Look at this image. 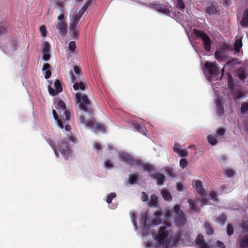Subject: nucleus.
I'll return each mask as SVG.
<instances>
[{
	"instance_id": "obj_24",
	"label": "nucleus",
	"mask_w": 248,
	"mask_h": 248,
	"mask_svg": "<svg viewBox=\"0 0 248 248\" xmlns=\"http://www.w3.org/2000/svg\"><path fill=\"white\" fill-rule=\"evenodd\" d=\"M240 248H247L248 247V236L243 237L240 241Z\"/></svg>"
},
{
	"instance_id": "obj_50",
	"label": "nucleus",
	"mask_w": 248,
	"mask_h": 248,
	"mask_svg": "<svg viewBox=\"0 0 248 248\" xmlns=\"http://www.w3.org/2000/svg\"><path fill=\"white\" fill-rule=\"evenodd\" d=\"M225 173L227 176L229 177H232L234 175V171L232 170L227 169L225 171Z\"/></svg>"
},
{
	"instance_id": "obj_60",
	"label": "nucleus",
	"mask_w": 248,
	"mask_h": 248,
	"mask_svg": "<svg viewBox=\"0 0 248 248\" xmlns=\"http://www.w3.org/2000/svg\"><path fill=\"white\" fill-rule=\"evenodd\" d=\"M243 97V94L241 91L237 92L234 94V97L236 99H239Z\"/></svg>"
},
{
	"instance_id": "obj_14",
	"label": "nucleus",
	"mask_w": 248,
	"mask_h": 248,
	"mask_svg": "<svg viewBox=\"0 0 248 248\" xmlns=\"http://www.w3.org/2000/svg\"><path fill=\"white\" fill-rule=\"evenodd\" d=\"M240 23L243 27H248V9H246L244 12Z\"/></svg>"
},
{
	"instance_id": "obj_8",
	"label": "nucleus",
	"mask_w": 248,
	"mask_h": 248,
	"mask_svg": "<svg viewBox=\"0 0 248 248\" xmlns=\"http://www.w3.org/2000/svg\"><path fill=\"white\" fill-rule=\"evenodd\" d=\"M149 7L154 8L155 10L166 15L169 14L170 12V8L167 5L158 4L156 2L150 3Z\"/></svg>"
},
{
	"instance_id": "obj_11",
	"label": "nucleus",
	"mask_w": 248,
	"mask_h": 248,
	"mask_svg": "<svg viewBox=\"0 0 248 248\" xmlns=\"http://www.w3.org/2000/svg\"><path fill=\"white\" fill-rule=\"evenodd\" d=\"M195 188L197 192L202 197H204L205 195V190L202 186V182L200 180H197L195 182Z\"/></svg>"
},
{
	"instance_id": "obj_48",
	"label": "nucleus",
	"mask_w": 248,
	"mask_h": 248,
	"mask_svg": "<svg viewBox=\"0 0 248 248\" xmlns=\"http://www.w3.org/2000/svg\"><path fill=\"white\" fill-rule=\"evenodd\" d=\"M69 49L71 51H74L76 48V44L75 41H71L69 44Z\"/></svg>"
},
{
	"instance_id": "obj_29",
	"label": "nucleus",
	"mask_w": 248,
	"mask_h": 248,
	"mask_svg": "<svg viewBox=\"0 0 248 248\" xmlns=\"http://www.w3.org/2000/svg\"><path fill=\"white\" fill-rule=\"evenodd\" d=\"M188 202L191 210L197 212L198 211L196 202L192 199H188Z\"/></svg>"
},
{
	"instance_id": "obj_49",
	"label": "nucleus",
	"mask_w": 248,
	"mask_h": 248,
	"mask_svg": "<svg viewBox=\"0 0 248 248\" xmlns=\"http://www.w3.org/2000/svg\"><path fill=\"white\" fill-rule=\"evenodd\" d=\"M187 165V162L186 159L182 158L180 161V166L182 169H184Z\"/></svg>"
},
{
	"instance_id": "obj_47",
	"label": "nucleus",
	"mask_w": 248,
	"mask_h": 248,
	"mask_svg": "<svg viewBox=\"0 0 248 248\" xmlns=\"http://www.w3.org/2000/svg\"><path fill=\"white\" fill-rule=\"evenodd\" d=\"M63 140H67L68 142V141H70L73 143H76L77 141V139L73 135H72L68 136L67 138H65Z\"/></svg>"
},
{
	"instance_id": "obj_26",
	"label": "nucleus",
	"mask_w": 248,
	"mask_h": 248,
	"mask_svg": "<svg viewBox=\"0 0 248 248\" xmlns=\"http://www.w3.org/2000/svg\"><path fill=\"white\" fill-rule=\"evenodd\" d=\"M42 47V53L50 52V45L48 42H44Z\"/></svg>"
},
{
	"instance_id": "obj_57",
	"label": "nucleus",
	"mask_w": 248,
	"mask_h": 248,
	"mask_svg": "<svg viewBox=\"0 0 248 248\" xmlns=\"http://www.w3.org/2000/svg\"><path fill=\"white\" fill-rule=\"evenodd\" d=\"M86 121L85 120V117L83 115H81L79 116L78 118V123L84 124L85 123H86Z\"/></svg>"
},
{
	"instance_id": "obj_45",
	"label": "nucleus",
	"mask_w": 248,
	"mask_h": 248,
	"mask_svg": "<svg viewBox=\"0 0 248 248\" xmlns=\"http://www.w3.org/2000/svg\"><path fill=\"white\" fill-rule=\"evenodd\" d=\"M41 33V35L43 37H46L47 35V31L46 27L45 25H42L39 29Z\"/></svg>"
},
{
	"instance_id": "obj_15",
	"label": "nucleus",
	"mask_w": 248,
	"mask_h": 248,
	"mask_svg": "<svg viewBox=\"0 0 248 248\" xmlns=\"http://www.w3.org/2000/svg\"><path fill=\"white\" fill-rule=\"evenodd\" d=\"M66 24L64 21H61L58 23L57 28L58 29L60 32L62 34H64L66 33Z\"/></svg>"
},
{
	"instance_id": "obj_7",
	"label": "nucleus",
	"mask_w": 248,
	"mask_h": 248,
	"mask_svg": "<svg viewBox=\"0 0 248 248\" xmlns=\"http://www.w3.org/2000/svg\"><path fill=\"white\" fill-rule=\"evenodd\" d=\"M54 88L55 89L50 86H49L48 88L49 94L53 96L57 95L62 91V87L59 79L55 80L54 82Z\"/></svg>"
},
{
	"instance_id": "obj_19",
	"label": "nucleus",
	"mask_w": 248,
	"mask_h": 248,
	"mask_svg": "<svg viewBox=\"0 0 248 248\" xmlns=\"http://www.w3.org/2000/svg\"><path fill=\"white\" fill-rule=\"evenodd\" d=\"M161 193L163 198L165 201H171L172 200V196L170 192L167 189H162Z\"/></svg>"
},
{
	"instance_id": "obj_62",
	"label": "nucleus",
	"mask_w": 248,
	"mask_h": 248,
	"mask_svg": "<svg viewBox=\"0 0 248 248\" xmlns=\"http://www.w3.org/2000/svg\"><path fill=\"white\" fill-rule=\"evenodd\" d=\"M225 133V130L223 128H219L217 131V134L219 136H223Z\"/></svg>"
},
{
	"instance_id": "obj_3",
	"label": "nucleus",
	"mask_w": 248,
	"mask_h": 248,
	"mask_svg": "<svg viewBox=\"0 0 248 248\" xmlns=\"http://www.w3.org/2000/svg\"><path fill=\"white\" fill-rule=\"evenodd\" d=\"M193 33L197 38H201L202 40L203 47L205 51H210L211 49V40L209 36L202 31L196 29H193Z\"/></svg>"
},
{
	"instance_id": "obj_38",
	"label": "nucleus",
	"mask_w": 248,
	"mask_h": 248,
	"mask_svg": "<svg viewBox=\"0 0 248 248\" xmlns=\"http://www.w3.org/2000/svg\"><path fill=\"white\" fill-rule=\"evenodd\" d=\"M227 234L230 236L233 233L234 229L232 225V224L229 223L227 227Z\"/></svg>"
},
{
	"instance_id": "obj_35",
	"label": "nucleus",
	"mask_w": 248,
	"mask_h": 248,
	"mask_svg": "<svg viewBox=\"0 0 248 248\" xmlns=\"http://www.w3.org/2000/svg\"><path fill=\"white\" fill-rule=\"evenodd\" d=\"M70 34L74 39H77L79 37V33L77 30V29H76L70 28Z\"/></svg>"
},
{
	"instance_id": "obj_61",
	"label": "nucleus",
	"mask_w": 248,
	"mask_h": 248,
	"mask_svg": "<svg viewBox=\"0 0 248 248\" xmlns=\"http://www.w3.org/2000/svg\"><path fill=\"white\" fill-rule=\"evenodd\" d=\"M141 199L143 202L147 201L148 200V196L145 192H142L141 194Z\"/></svg>"
},
{
	"instance_id": "obj_39",
	"label": "nucleus",
	"mask_w": 248,
	"mask_h": 248,
	"mask_svg": "<svg viewBox=\"0 0 248 248\" xmlns=\"http://www.w3.org/2000/svg\"><path fill=\"white\" fill-rule=\"evenodd\" d=\"M239 60L236 58H233L232 60L228 61L226 63L225 65H230L232 67L234 66L235 64L239 63Z\"/></svg>"
},
{
	"instance_id": "obj_41",
	"label": "nucleus",
	"mask_w": 248,
	"mask_h": 248,
	"mask_svg": "<svg viewBox=\"0 0 248 248\" xmlns=\"http://www.w3.org/2000/svg\"><path fill=\"white\" fill-rule=\"evenodd\" d=\"M215 56L218 61H221L223 59L224 55L220 51H217L215 53Z\"/></svg>"
},
{
	"instance_id": "obj_25",
	"label": "nucleus",
	"mask_w": 248,
	"mask_h": 248,
	"mask_svg": "<svg viewBox=\"0 0 248 248\" xmlns=\"http://www.w3.org/2000/svg\"><path fill=\"white\" fill-rule=\"evenodd\" d=\"M181 241V234L180 232H178L175 234L172 239V243L174 245H177L180 243Z\"/></svg>"
},
{
	"instance_id": "obj_40",
	"label": "nucleus",
	"mask_w": 248,
	"mask_h": 248,
	"mask_svg": "<svg viewBox=\"0 0 248 248\" xmlns=\"http://www.w3.org/2000/svg\"><path fill=\"white\" fill-rule=\"evenodd\" d=\"M228 85L229 87H231L233 86V78L230 73H227Z\"/></svg>"
},
{
	"instance_id": "obj_5",
	"label": "nucleus",
	"mask_w": 248,
	"mask_h": 248,
	"mask_svg": "<svg viewBox=\"0 0 248 248\" xmlns=\"http://www.w3.org/2000/svg\"><path fill=\"white\" fill-rule=\"evenodd\" d=\"M57 147L65 159H67L69 156L72 155V152L67 140L60 141Z\"/></svg>"
},
{
	"instance_id": "obj_21",
	"label": "nucleus",
	"mask_w": 248,
	"mask_h": 248,
	"mask_svg": "<svg viewBox=\"0 0 248 248\" xmlns=\"http://www.w3.org/2000/svg\"><path fill=\"white\" fill-rule=\"evenodd\" d=\"M93 0H88L84 6L79 11L78 13L77 14L82 17L83 15L85 13L86 10H87L89 6L91 4Z\"/></svg>"
},
{
	"instance_id": "obj_34",
	"label": "nucleus",
	"mask_w": 248,
	"mask_h": 248,
	"mask_svg": "<svg viewBox=\"0 0 248 248\" xmlns=\"http://www.w3.org/2000/svg\"><path fill=\"white\" fill-rule=\"evenodd\" d=\"M172 213H174L176 216L184 214L183 212L180 209V206L178 204L174 206L173 210L171 211Z\"/></svg>"
},
{
	"instance_id": "obj_56",
	"label": "nucleus",
	"mask_w": 248,
	"mask_h": 248,
	"mask_svg": "<svg viewBox=\"0 0 248 248\" xmlns=\"http://www.w3.org/2000/svg\"><path fill=\"white\" fill-rule=\"evenodd\" d=\"M57 5L61 12H62L63 11L64 8L63 3L62 2L59 1L58 3H57Z\"/></svg>"
},
{
	"instance_id": "obj_64",
	"label": "nucleus",
	"mask_w": 248,
	"mask_h": 248,
	"mask_svg": "<svg viewBox=\"0 0 248 248\" xmlns=\"http://www.w3.org/2000/svg\"><path fill=\"white\" fill-rule=\"evenodd\" d=\"M81 17V16L78 14H77L73 16V19L72 20L75 21V22H79Z\"/></svg>"
},
{
	"instance_id": "obj_6",
	"label": "nucleus",
	"mask_w": 248,
	"mask_h": 248,
	"mask_svg": "<svg viewBox=\"0 0 248 248\" xmlns=\"http://www.w3.org/2000/svg\"><path fill=\"white\" fill-rule=\"evenodd\" d=\"M119 158L123 161L127 163L131 166L140 165V160L134 158L129 154L126 153H122L119 155Z\"/></svg>"
},
{
	"instance_id": "obj_31",
	"label": "nucleus",
	"mask_w": 248,
	"mask_h": 248,
	"mask_svg": "<svg viewBox=\"0 0 248 248\" xmlns=\"http://www.w3.org/2000/svg\"><path fill=\"white\" fill-rule=\"evenodd\" d=\"M236 73L240 80H244L246 78V75L243 69L241 68L239 69L236 72Z\"/></svg>"
},
{
	"instance_id": "obj_63",
	"label": "nucleus",
	"mask_w": 248,
	"mask_h": 248,
	"mask_svg": "<svg viewBox=\"0 0 248 248\" xmlns=\"http://www.w3.org/2000/svg\"><path fill=\"white\" fill-rule=\"evenodd\" d=\"M216 245L219 248H225L224 243L220 241H217Z\"/></svg>"
},
{
	"instance_id": "obj_16",
	"label": "nucleus",
	"mask_w": 248,
	"mask_h": 248,
	"mask_svg": "<svg viewBox=\"0 0 248 248\" xmlns=\"http://www.w3.org/2000/svg\"><path fill=\"white\" fill-rule=\"evenodd\" d=\"M166 173L171 178H174L177 174L171 167L167 166L164 168Z\"/></svg>"
},
{
	"instance_id": "obj_28",
	"label": "nucleus",
	"mask_w": 248,
	"mask_h": 248,
	"mask_svg": "<svg viewBox=\"0 0 248 248\" xmlns=\"http://www.w3.org/2000/svg\"><path fill=\"white\" fill-rule=\"evenodd\" d=\"M144 170L150 172L154 170V167L153 166L149 164H144L140 161V165Z\"/></svg>"
},
{
	"instance_id": "obj_52",
	"label": "nucleus",
	"mask_w": 248,
	"mask_h": 248,
	"mask_svg": "<svg viewBox=\"0 0 248 248\" xmlns=\"http://www.w3.org/2000/svg\"><path fill=\"white\" fill-rule=\"evenodd\" d=\"M43 54L42 59L45 61H47L50 58L51 55L50 52L43 53Z\"/></svg>"
},
{
	"instance_id": "obj_22",
	"label": "nucleus",
	"mask_w": 248,
	"mask_h": 248,
	"mask_svg": "<svg viewBox=\"0 0 248 248\" xmlns=\"http://www.w3.org/2000/svg\"><path fill=\"white\" fill-rule=\"evenodd\" d=\"M73 88L75 90H78L80 89L82 91H84L86 90V86L81 81L79 83L75 82L73 85Z\"/></svg>"
},
{
	"instance_id": "obj_2",
	"label": "nucleus",
	"mask_w": 248,
	"mask_h": 248,
	"mask_svg": "<svg viewBox=\"0 0 248 248\" xmlns=\"http://www.w3.org/2000/svg\"><path fill=\"white\" fill-rule=\"evenodd\" d=\"M165 225L166 226L160 227L157 233H156L155 231H152V234L154 236V238L156 240L159 245H163L166 248L169 243L167 239L169 234L168 227L170 226V224L167 222L165 223Z\"/></svg>"
},
{
	"instance_id": "obj_51",
	"label": "nucleus",
	"mask_w": 248,
	"mask_h": 248,
	"mask_svg": "<svg viewBox=\"0 0 248 248\" xmlns=\"http://www.w3.org/2000/svg\"><path fill=\"white\" fill-rule=\"evenodd\" d=\"M74 71L75 73L78 76H80L81 73V70L80 67L75 65L74 66Z\"/></svg>"
},
{
	"instance_id": "obj_20",
	"label": "nucleus",
	"mask_w": 248,
	"mask_h": 248,
	"mask_svg": "<svg viewBox=\"0 0 248 248\" xmlns=\"http://www.w3.org/2000/svg\"><path fill=\"white\" fill-rule=\"evenodd\" d=\"M162 215V213L160 211L155 212V217L153 218L152 223L153 225H157L161 223V220L160 218V216Z\"/></svg>"
},
{
	"instance_id": "obj_58",
	"label": "nucleus",
	"mask_w": 248,
	"mask_h": 248,
	"mask_svg": "<svg viewBox=\"0 0 248 248\" xmlns=\"http://www.w3.org/2000/svg\"><path fill=\"white\" fill-rule=\"evenodd\" d=\"M65 119L66 120H69L71 117V113L68 110H65L64 112Z\"/></svg>"
},
{
	"instance_id": "obj_53",
	"label": "nucleus",
	"mask_w": 248,
	"mask_h": 248,
	"mask_svg": "<svg viewBox=\"0 0 248 248\" xmlns=\"http://www.w3.org/2000/svg\"><path fill=\"white\" fill-rule=\"evenodd\" d=\"M96 129L100 131V132H105V127L104 125L102 124H96L95 126Z\"/></svg>"
},
{
	"instance_id": "obj_33",
	"label": "nucleus",
	"mask_w": 248,
	"mask_h": 248,
	"mask_svg": "<svg viewBox=\"0 0 248 248\" xmlns=\"http://www.w3.org/2000/svg\"><path fill=\"white\" fill-rule=\"evenodd\" d=\"M204 228L206 230V232L208 234L210 235L213 234L214 230L209 222H206L205 223Z\"/></svg>"
},
{
	"instance_id": "obj_59",
	"label": "nucleus",
	"mask_w": 248,
	"mask_h": 248,
	"mask_svg": "<svg viewBox=\"0 0 248 248\" xmlns=\"http://www.w3.org/2000/svg\"><path fill=\"white\" fill-rule=\"evenodd\" d=\"M78 22H75V21L72 20L70 24V28L77 29Z\"/></svg>"
},
{
	"instance_id": "obj_55",
	"label": "nucleus",
	"mask_w": 248,
	"mask_h": 248,
	"mask_svg": "<svg viewBox=\"0 0 248 248\" xmlns=\"http://www.w3.org/2000/svg\"><path fill=\"white\" fill-rule=\"evenodd\" d=\"M178 154L181 157H186L188 155V152L185 150H180V152Z\"/></svg>"
},
{
	"instance_id": "obj_12",
	"label": "nucleus",
	"mask_w": 248,
	"mask_h": 248,
	"mask_svg": "<svg viewBox=\"0 0 248 248\" xmlns=\"http://www.w3.org/2000/svg\"><path fill=\"white\" fill-rule=\"evenodd\" d=\"M195 243L197 246H199V248H208V246L205 243L203 236L201 234L197 235L195 240Z\"/></svg>"
},
{
	"instance_id": "obj_32",
	"label": "nucleus",
	"mask_w": 248,
	"mask_h": 248,
	"mask_svg": "<svg viewBox=\"0 0 248 248\" xmlns=\"http://www.w3.org/2000/svg\"><path fill=\"white\" fill-rule=\"evenodd\" d=\"M227 219V217L226 215L224 214H222L219 215L218 217L216 218V221L218 223L221 224H224L226 222Z\"/></svg>"
},
{
	"instance_id": "obj_44",
	"label": "nucleus",
	"mask_w": 248,
	"mask_h": 248,
	"mask_svg": "<svg viewBox=\"0 0 248 248\" xmlns=\"http://www.w3.org/2000/svg\"><path fill=\"white\" fill-rule=\"evenodd\" d=\"M248 111V102L243 103L241 107V111L242 113Z\"/></svg>"
},
{
	"instance_id": "obj_54",
	"label": "nucleus",
	"mask_w": 248,
	"mask_h": 248,
	"mask_svg": "<svg viewBox=\"0 0 248 248\" xmlns=\"http://www.w3.org/2000/svg\"><path fill=\"white\" fill-rule=\"evenodd\" d=\"M84 125L87 127L92 128L94 127V122L92 120L88 121H86V123H85Z\"/></svg>"
},
{
	"instance_id": "obj_4",
	"label": "nucleus",
	"mask_w": 248,
	"mask_h": 248,
	"mask_svg": "<svg viewBox=\"0 0 248 248\" xmlns=\"http://www.w3.org/2000/svg\"><path fill=\"white\" fill-rule=\"evenodd\" d=\"M218 67L216 62H212L206 61L203 68V73L206 75L207 78L209 79L217 75Z\"/></svg>"
},
{
	"instance_id": "obj_43",
	"label": "nucleus",
	"mask_w": 248,
	"mask_h": 248,
	"mask_svg": "<svg viewBox=\"0 0 248 248\" xmlns=\"http://www.w3.org/2000/svg\"><path fill=\"white\" fill-rule=\"evenodd\" d=\"M116 197V194L115 193H111L108 195L106 201L108 203H110L112 202V200L114 198Z\"/></svg>"
},
{
	"instance_id": "obj_46",
	"label": "nucleus",
	"mask_w": 248,
	"mask_h": 248,
	"mask_svg": "<svg viewBox=\"0 0 248 248\" xmlns=\"http://www.w3.org/2000/svg\"><path fill=\"white\" fill-rule=\"evenodd\" d=\"M58 106L59 108L62 109V110H64L66 108L65 104L62 100H59L58 101ZM58 108H57V109Z\"/></svg>"
},
{
	"instance_id": "obj_42",
	"label": "nucleus",
	"mask_w": 248,
	"mask_h": 248,
	"mask_svg": "<svg viewBox=\"0 0 248 248\" xmlns=\"http://www.w3.org/2000/svg\"><path fill=\"white\" fill-rule=\"evenodd\" d=\"M177 7L179 8L182 11H184L185 8V4L183 0H177L176 4Z\"/></svg>"
},
{
	"instance_id": "obj_9",
	"label": "nucleus",
	"mask_w": 248,
	"mask_h": 248,
	"mask_svg": "<svg viewBox=\"0 0 248 248\" xmlns=\"http://www.w3.org/2000/svg\"><path fill=\"white\" fill-rule=\"evenodd\" d=\"M205 12L210 15H215L218 13L219 8L215 3L209 2L206 7Z\"/></svg>"
},
{
	"instance_id": "obj_10",
	"label": "nucleus",
	"mask_w": 248,
	"mask_h": 248,
	"mask_svg": "<svg viewBox=\"0 0 248 248\" xmlns=\"http://www.w3.org/2000/svg\"><path fill=\"white\" fill-rule=\"evenodd\" d=\"M151 177L157 181V185L158 186H161L164 184L165 181L166 180L165 176L160 173L156 172L155 173L151 175Z\"/></svg>"
},
{
	"instance_id": "obj_36",
	"label": "nucleus",
	"mask_w": 248,
	"mask_h": 248,
	"mask_svg": "<svg viewBox=\"0 0 248 248\" xmlns=\"http://www.w3.org/2000/svg\"><path fill=\"white\" fill-rule=\"evenodd\" d=\"M242 46V43L241 41L236 40L234 44V48L235 51L237 52H239Z\"/></svg>"
},
{
	"instance_id": "obj_27",
	"label": "nucleus",
	"mask_w": 248,
	"mask_h": 248,
	"mask_svg": "<svg viewBox=\"0 0 248 248\" xmlns=\"http://www.w3.org/2000/svg\"><path fill=\"white\" fill-rule=\"evenodd\" d=\"M158 202V197L155 194H153L151 196V202L150 204L154 207H157Z\"/></svg>"
},
{
	"instance_id": "obj_23",
	"label": "nucleus",
	"mask_w": 248,
	"mask_h": 248,
	"mask_svg": "<svg viewBox=\"0 0 248 248\" xmlns=\"http://www.w3.org/2000/svg\"><path fill=\"white\" fill-rule=\"evenodd\" d=\"M139 180L138 176L135 174H130L129 175L128 183L131 185H133L137 183Z\"/></svg>"
},
{
	"instance_id": "obj_13",
	"label": "nucleus",
	"mask_w": 248,
	"mask_h": 248,
	"mask_svg": "<svg viewBox=\"0 0 248 248\" xmlns=\"http://www.w3.org/2000/svg\"><path fill=\"white\" fill-rule=\"evenodd\" d=\"M46 140L54 150L56 155L58 157V153L57 151V147L56 146L54 140L50 136L46 137Z\"/></svg>"
},
{
	"instance_id": "obj_17",
	"label": "nucleus",
	"mask_w": 248,
	"mask_h": 248,
	"mask_svg": "<svg viewBox=\"0 0 248 248\" xmlns=\"http://www.w3.org/2000/svg\"><path fill=\"white\" fill-rule=\"evenodd\" d=\"M217 106V113L218 116L223 115L224 113V108L221 106V102L220 100H217L216 101Z\"/></svg>"
},
{
	"instance_id": "obj_37",
	"label": "nucleus",
	"mask_w": 248,
	"mask_h": 248,
	"mask_svg": "<svg viewBox=\"0 0 248 248\" xmlns=\"http://www.w3.org/2000/svg\"><path fill=\"white\" fill-rule=\"evenodd\" d=\"M208 142L212 145H215L217 143V140L212 135L207 136Z\"/></svg>"
},
{
	"instance_id": "obj_18",
	"label": "nucleus",
	"mask_w": 248,
	"mask_h": 248,
	"mask_svg": "<svg viewBox=\"0 0 248 248\" xmlns=\"http://www.w3.org/2000/svg\"><path fill=\"white\" fill-rule=\"evenodd\" d=\"M176 224L178 226L183 225L185 222V215L182 214L176 216L175 218Z\"/></svg>"
},
{
	"instance_id": "obj_1",
	"label": "nucleus",
	"mask_w": 248,
	"mask_h": 248,
	"mask_svg": "<svg viewBox=\"0 0 248 248\" xmlns=\"http://www.w3.org/2000/svg\"><path fill=\"white\" fill-rule=\"evenodd\" d=\"M75 102L78 108L85 112L88 113L93 119V109L92 108V104L87 95L80 93L76 94Z\"/></svg>"
},
{
	"instance_id": "obj_30",
	"label": "nucleus",
	"mask_w": 248,
	"mask_h": 248,
	"mask_svg": "<svg viewBox=\"0 0 248 248\" xmlns=\"http://www.w3.org/2000/svg\"><path fill=\"white\" fill-rule=\"evenodd\" d=\"M135 128L138 130L140 133L146 135V128L139 124H136L134 125Z\"/></svg>"
}]
</instances>
